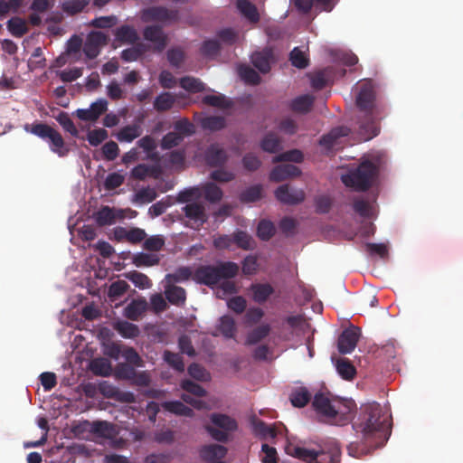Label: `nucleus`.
<instances>
[{"mask_svg":"<svg viewBox=\"0 0 463 463\" xmlns=\"http://www.w3.org/2000/svg\"><path fill=\"white\" fill-rule=\"evenodd\" d=\"M353 428L356 433H361L366 441L371 442L370 448L357 442L348 445V454L355 458H360L362 455L369 454L372 449L383 446L392 432L390 418L382 411L378 404L367 406Z\"/></svg>","mask_w":463,"mask_h":463,"instance_id":"1","label":"nucleus"},{"mask_svg":"<svg viewBox=\"0 0 463 463\" xmlns=\"http://www.w3.org/2000/svg\"><path fill=\"white\" fill-rule=\"evenodd\" d=\"M355 105L363 113L358 122L359 133L364 140H370L379 134V120L382 118V109L376 103V92L372 81L361 84Z\"/></svg>","mask_w":463,"mask_h":463,"instance_id":"2","label":"nucleus"},{"mask_svg":"<svg viewBox=\"0 0 463 463\" xmlns=\"http://www.w3.org/2000/svg\"><path fill=\"white\" fill-rule=\"evenodd\" d=\"M285 452L306 463H339L341 457L340 448L335 443L323 448L314 442H288L285 446Z\"/></svg>","mask_w":463,"mask_h":463,"instance_id":"3","label":"nucleus"},{"mask_svg":"<svg viewBox=\"0 0 463 463\" xmlns=\"http://www.w3.org/2000/svg\"><path fill=\"white\" fill-rule=\"evenodd\" d=\"M239 266L235 262L224 261L217 265H203L194 273V279L203 285L213 287L221 279H229L237 276Z\"/></svg>","mask_w":463,"mask_h":463,"instance_id":"4","label":"nucleus"},{"mask_svg":"<svg viewBox=\"0 0 463 463\" xmlns=\"http://www.w3.org/2000/svg\"><path fill=\"white\" fill-rule=\"evenodd\" d=\"M377 175V165L369 160H365L356 168L343 175L341 180L345 186L357 192H364L372 186Z\"/></svg>","mask_w":463,"mask_h":463,"instance_id":"5","label":"nucleus"},{"mask_svg":"<svg viewBox=\"0 0 463 463\" xmlns=\"http://www.w3.org/2000/svg\"><path fill=\"white\" fill-rule=\"evenodd\" d=\"M24 129L47 141L51 151L57 154L59 156L64 157L69 154L70 149L66 146L61 133L48 124L37 122L32 125H26Z\"/></svg>","mask_w":463,"mask_h":463,"instance_id":"6","label":"nucleus"},{"mask_svg":"<svg viewBox=\"0 0 463 463\" xmlns=\"http://www.w3.org/2000/svg\"><path fill=\"white\" fill-rule=\"evenodd\" d=\"M140 18L144 23L176 22L179 19L177 10H170L165 6H150L141 11Z\"/></svg>","mask_w":463,"mask_h":463,"instance_id":"7","label":"nucleus"},{"mask_svg":"<svg viewBox=\"0 0 463 463\" xmlns=\"http://www.w3.org/2000/svg\"><path fill=\"white\" fill-rule=\"evenodd\" d=\"M252 428L254 434L262 439H274L286 430L281 422L268 424L260 419L252 420Z\"/></svg>","mask_w":463,"mask_h":463,"instance_id":"8","label":"nucleus"},{"mask_svg":"<svg viewBox=\"0 0 463 463\" xmlns=\"http://www.w3.org/2000/svg\"><path fill=\"white\" fill-rule=\"evenodd\" d=\"M183 213L184 216L192 222L193 228L199 229L208 220V215L205 211V207L199 202H191L183 207Z\"/></svg>","mask_w":463,"mask_h":463,"instance_id":"9","label":"nucleus"},{"mask_svg":"<svg viewBox=\"0 0 463 463\" xmlns=\"http://www.w3.org/2000/svg\"><path fill=\"white\" fill-rule=\"evenodd\" d=\"M276 198L284 204L296 205L302 203L306 194L302 189L290 188L288 184H282L275 191Z\"/></svg>","mask_w":463,"mask_h":463,"instance_id":"10","label":"nucleus"},{"mask_svg":"<svg viewBox=\"0 0 463 463\" xmlns=\"http://www.w3.org/2000/svg\"><path fill=\"white\" fill-rule=\"evenodd\" d=\"M143 37L145 40L155 44V51L163 52L168 42L167 35L164 33L160 25L153 24L146 26L143 30Z\"/></svg>","mask_w":463,"mask_h":463,"instance_id":"11","label":"nucleus"},{"mask_svg":"<svg viewBox=\"0 0 463 463\" xmlns=\"http://www.w3.org/2000/svg\"><path fill=\"white\" fill-rule=\"evenodd\" d=\"M359 329L350 327L345 329L338 337L337 348L340 354H346L353 352L359 340Z\"/></svg>","mask_w":463,"mask_h":463,"instance_id":"12","label":"nucleus"},{"mask_svg":"<svg viewBox=\"0 0 463 463\" xmlns=\"http://www.w3.org/2000/svg\"><path fill=\"white\" fill-rule=\"evenodd\" d=\"M335 398L330 399L328 395L323 392H317L315 394L312 401V407L316 411V412L327 419L328 420H332L334 418V408Z\"/></svg>","mask_w":463,"mask_h":463,"instance_id":"13","label":"nucleus"},{"mask_svg":"<svg viewBox=\"0 0 463 463\" xmlns=\"http://www.w3.org/2000/svg\"><path fill=\"white\" fill-rule=\"evenodd\" d=\"M108 109V102L104 99H99L93 102L90 109H79L76 110V116L84 121H96Z\"/></svg>","mask_w":463,"mask_h":463,"instance_id":"14","label":"nucleus"},{"mask_svg":"<svg viewBox=\"0 0 463 463\" xmlns=\"http://www.w3.org/2000/svg\"><path fill=\"white\" fill-rule=\"evenodd\" d=\"M227 449L219 444H210L203 447L200 456L206 463H223L222 459L225 457Z\"/></svg>","mask_w":463,"mask_h":463,"instance_id":"15","label":"nucleus"},{"mask_svg":"<svg viewBox=\"0 0 463 463\" xmlns=\"http://www.w3.org/2000/svg\"><path fill=\"white\" fill-rule=\"evenodd\" d=\"M205 160L209 166L221 167L227 162L228 155L218 144H213L205 152Z\"/></svg>","mask_w":463,"mask_h":463,"instance_id":"16","label":"nucleus"},{"mask_svg":"<svg viewBox=\"0 0 463 463\" xmlns=\"http://www.w3.org/2000/svg\"><path fill=\"white\" fill-rule=\"evenodd\" d=\"M350 134V128L347 127H336L326 135H323L319 140V144L326 149H334L339 145V138L347 137Z\"/></svg>","mask_w":463,"mask_h":463,"instance_id":"17","label":"nucleus"},{"mask_svg":"<svg viewBox=\"0 0 463 463\" xmlns=\"http://www.w3.org/2000/svg\"><path fill=\"white\" fill-rule=\"evenodd\" d=\"M354 407L353 402L349 400H343L335 398L334 418L331 421L335 423L345 424L348 420V415L351 413Z\"/></svg>","mask_w":463,"mask_h":463,"instance_id":"18","label":"nucleus"},{"mask_svg":"<svg viewBox=\"0 0 463 463\" xmlns=\"http://www.w3.org/2000/svg\"><path fill=\"white\" fill-rule=\"evenodd\" d=\"M300 174V169L294 165H280L271 170L269 179L273 182H281L289 177L298 176Z\"/></svg>","mask_w":463,"mask_h":463,"instance_id":"19","label":"nucleus"},{"mask_svg":"<svg viewBox=\"0 0 463 463\" xmlns=\"http://www.w3.org/2000/svg\"><path fill=\"white\" fill-rule=\"evenodd\" d=\"M90 425V430L93 434L106 439H112L118 435L116 426L108 421H93L92 423L85 422Z\"/></svg>","mask_w":463,"mask_h":463,"instance_id":"20","label":"nucleus"},{"mask_svg":"<svg viewBox=\"0 0 463 463\" xmlns=\"http://www.w3.org/2000/svg\"><path fill=\"white\" fill-rule=\"evenodd\" d=\"M114 35L115 40L121 43L135 44L139 40L137 30L128 24L118 27L115 30Z\"/></svg>","mask_w":463,"mask_h":463,"instance_id":"21","label":"nucleus"},{"mask_svg":"<svg viewBox=\"0 0 463 463\" xmlns=\"http://www.w3.org/2000/svg\"><path fill=\"white\" fill-rule=\"evenodd\" d=\"M123 218L121 212H117L109 206H103L95 214V219L99 226L111 225L116 222L117 219Z\"/></svg>","mask_w":463,"mask_h":463,"instance_id":"22","label":"nucleus"},{"mask_svg":"<svg viewBox=\"0 0 463 463\" xmlns=\"http://www.w3.org/2000/svg\"><path fill=\"white\" fill-rule=\"evenodd\" d=\"M166 299L175 306L183 307L186 301V292L182 287L167 285L165 289Z\"/></svg>","mask_w":463,"mask_h":463,"instance_id":"23","label":"nucleus"},{"mask_svg":"<svg viewBox=\"0 0 463 463\" xmlns=\"http://www.w3.org/2000/svg\"><path fill=\"white\" fill-rule=\"evenodd\" d=\"M252 298L257 303H264L274 293L273 287L269 283H254L250 288Z\"/></svg>","mask_w":463,"mask_h":463,"instance_id":"24","label":"nucleus"},{"mask_svg":"<svg viewBox=\"0 0 463 463\" xmlns=\"http://www.w3.org/2000/svg\"><path fill=\"white\" fill-rule=\"evenodd\" d=\"M201 194L211 203H217L223 197L222 190L213 182L205 183L201 186Z\"/></svg>","mask_w":463,"mask_h":463,"instance_id":"25","label":"nucleus"},{"mask_svg":"<svg viewBox=\"0 0 463 463\" xmlns=\"http://www.w3.org/2000/svg\"><path fill=\"white\" fill-rule=\"evenodd\" d=\"M314 100L312 95H301L291 100L289 108L293 112L306 114L311 110Z\"/></svg>","mask_w":463,"mask_h":463,"instance_id":"26","label":"nucleus"},{"mask_svg":"<svg viewBox=\"0 0 463 463\" xmlns=\"http://www.w3.org/2000/svg\"><path fill=\"white\" fill-rule=\"evenodd\" d=\"M147 303L145 299H137L131 301L124 310V315L127 318L136 321L146 312Z\"/></svg>","mask_w":463,"mask_h":463,"instance_id":"27","label":"nucleus"},{"mask_svg":"<svg viewBox=\"0 0 463 463\" xmlns=\"http://www.w3.org/2000/svg\"><path fill=\"white\" fill-rule=\"evenodd\" d=\"M311 393L306 387L294 388L289 395V400L294 407L302 408L311 400Z\"/></svg>","mask_w":463,"mask_h":463,"instance_id":"28","label":"nucleus"},{"mask_svg":"<svg viewBox=\"0 0 463 463\" xmlns=\"http://www.w3.org/2000/svg\"><path fill=\"white\" fill-rule=\"evenodd\" d=\"M175 96L171 92H162L154 100V109L159 112L170 110L175 103Z\"/></svg>","mask_w":463,"mask_h":463,"instance_id":"29","label":"nucleus"},{"mask_svg":"<svg viewBox=\"0 0 463 463\" xmlns=\"http://www.w3.org/2000/svg\"><path fill=\"white\" fill-rule=\"evenodd\" d=\"M210 419L213 424L219 429L229 432L237 430L238 425L236 420L226 414L213 413Z\"/></svg>","mask_w":463,"mask_h":463,"instance_id":"30","label":"nucleus"},{"mask_svg":"<svg viewBox=\"0 0 463 463\" xmlns=\"http://www.w3.org/2000/svg\"><path fill=\"white\" fill-rule=\"evenodd\" d=\"M269 52H256L251 55V62L261 73H268L270 71Z\"/></svg>","mask_w":463,"mask_h":463,"instance_id":"31","label":"nucleus"},{"mask_svg":"<svg viewBox=\"0 0 463 463\" xmlns=\"http://www.w3.org/2000/svg\"><path fill=\"white\" fill-rule=\"evenodd\" d=\"M164 410L179 416L193 417L194 411L180 401H169L162 403Z\"/></svg>","mask_w":463,"mask_h":463,"instance_id":"32","label":"nucleus"},{"mask_svg":"<svg viewBox=\"0 0 463 463\" xmlns=\"http://www.w3.org/2000/svg\"><path fill=\"white\" fill-rule=\"evenodd\" d=\"M90 368L95 375L107 377L111 374V363L103 357L95 358L90 364Z\"/></svg>","mask_w":463,"mask_h":463,"instance_id":"33","label":"nucleus"},{"mask_svg":"<svg viewBox=\"0 0 463 463\" xmlns=\"http://www.w3.org/2000/svg\"><path fill=\"white\" fill-rule=\"evenodd\" d=\"M336 371L346 381H351L356 374V369L347 358H340L336 361Z\"/></svg>","mask_w":463,"mask_h":463,"instance_id":"34","label":"nucleus"},{"mask_svg":"<svg viewBox=\"0 0 463 463\" xmlns=\"http://www.w3.org/2000/svg\"><path fill=\"white\" fill-rule=\"evenodd\" d=\"M160 258L155 253L137 252L132 258V263L136 267H151L157 265Z\"/></svg>","mask_w":463,"mask_h":463,"instance_id":"35","label":"nucleus"},{"mask_svg":"<svg viewBox=\"0 0 463 463\" xmlns=\"http://www.w3.org/2000/svg\"><path fill=\"white\" fill-rule=\"evenodd\" d=\"M236 6L238 10L250 22H258L260 19L256 6L249 0H237Z\"/></svg>","mask_w":463,"mask_h":463,"instance_id":"36","label":"nucleus"},{"mask_svg":"<svg viewBox=\"0 0 463 463\" xmlns=\"http://www.w3.org/2000/svg\"><path fill=\"white\" fill-rule=\"evenodd\" d=\"M141 128L138 125H128L122 128L117 134L120 142H131L141 135Z\"/></svg>","mask_w":463,"mask_h":463,"instance_id":"37","label":"nucleus"},{"mask_svg":"<svg viewBox=\"0 0 463 463\" xmlns=\"http://www.w3.org/2000/svg\"><path fill=\"white\" fill-rule=\"evenodd\" d=\"M270 332V326L268 324H262L254 329H252L247 335V345H256L262 339L267 337Z\"/></svg>","mask_w":463,"mask_h":463,"instance_id":"38","label":"nucleus"},{"mask_svg":"<svg viewBox=\"0 0 463 463\" xmlns=\"http://www.w3.org/2000/svg\"><path fill=\"white\" fill-rule=\"evenodd\" d=\"M260 147L265 152L277 153L281 148V141L276 134L268 133L261 140Z\"/></svg>","mask_w":463,"mask_h":463,"instance_id":"39","label":"nucleus"},{"mask_svg":"<svg viewBox=\"0 0 463 463\" xmlns=\"http://www.w3.org/2000/svg\"><path fill=\"white\" fill-rule=\"evenodd\" d=\"M146 51V47L144 43H137L131 48H128L122 51L121 59L125 61L131 62L137 61Z\"/></svg>","mask_w":463,"mask_h":463,"instance_id":"40","label":"nucleus"},{"mask_svg":"<svg viewBox=\"0 0 463 463\" xmlns=\"http://www.w3.org/2000/svg\"><path fill=\"white\" fill-rule=\"evenodd\" d=\"M115 329L125 338H135L140 331L137 325L128 321H119L116 324Z\"/></svg>","mask_w":463,"mask_h":463,"instance_id":"41","label":"nucleus"},{"mask_svg":"<svg viewBox=\"0 0 463 463\" xmlns=\"http://www.w3.org/2000/svg\"><path fill=\"white\" fill-rule=\"evenodd\" d=\"M90 0H65L61 4V9L70 15L80 13L90 3Z\"/></svg>","mask_w":463,"mask_h":463,"instance_id":"42","label":"nucleus"},{"mask_svg":"<svg viewBox=\"0 0 463 463\" xmlns=\"http://www.w3.org/2000/svg\"><path fill=\"white\" fill-rule=\"evenodd\" d=\"M202 101L205 105L219 109H228L232 106V102L222 94L206 95L203 98Z\"/></svg>","mask_w":463,"mask_h":463,"instance_id":"43","label":"nucleus"},{"mask_svg":"<svg viewBox=\"0 0 463 463\" xmlns=\"http://www.w3.org/2000/svg\"><path fill=\"white\" fill-rule=\"evenodd\" d=\"M219 330L226 338H233L236 332L234 319L230 316H223L220 319Z\"/></svg>","mask_w":463,"mask_h":463,"instance_id":"44","label":"nucleus"},{"mask_svg":"<svg viewBox=\"0 0 463 463\" xmlns=\"http://www.w3.org/2000/svg\"><path fill=\"white\" fill-rule=\"evenodd\" d=\"M201 124L204 129L217 131L225 128L226 120L222 116H210L204 118Z\"/></svg>","mask_w":463,"mask_h":463,"instance_id":"45","label":"nucleus"},{"mask_svg":"<svg viewBox=\"0 0 463 463\" xmlns=\"http://www.w3.org/2000/svg\"><path fill=\"white\" fill-rule=\"evenodd\" d=\"M239 74L247 84L258 85L260 82L259 73L248 65L241 66L239 68Z\"/></svg>","mask_w":463,"mask_h":463,"instance_id":"46","label":"nucleus"},{"mask_svg":"<svg viewBox=\"0 0 463 463\" xmlns=\"http://www.w3.org/2000/svg\"><path fill=\"white\" fill-rule=\"evenodd\" d=\"M164 360L175 371L183 373L184 371V363L183 357L176 353L165 350L163 354Z\"/></svg>","mask_w":463,"mask_h":463,"instance_id":"47","label":"nucleus"},{"mask_svg":"<svg viewBox=\"0 0 463 463\" xmlns=\"http://www.w3.org/2000/svg\"><path fill=\"white\" fill-rule=\"evenodd\" d=\"M165 244V240L163 235H153L148 238L146 237L143 243V248L147 251H160Z\"/></svg>","mask_w":463,"mask_h":463,"instance_id":"48","label":"nucleus"},{"mask_svg":"<svg viewBox=\"0 0 463 463\" xmlns=\"http://www.w3.org/2000/svg\"><path fill=\"white\" fill-rule=\"evenodd\" d=\"M276 229L272 222L261 220L257 227V235L262 241H269L274 234Z\"/></svg>","mask_w":463,"mask_h":463,"instance_id":"49","label":"nucleus"},{"mask_svg":"<svg viewBox=\"0 0 463 463\" xmlns=\"http://www.w3.org/2000/svg\"><path fill=\"white\" fill-rule=\"evenodd\" d=\"M289 61L294 67L305 69L308 66L309 61L298 47H295L289 53Z\"/></svg>","mask_w":463,"mask_h":463,"instance_id":"50","label":"nucleus"},{"mask_svg":"<svg viewBox=\"0 0 463 463\" xmlns=\"http://www.w3.org/2000/svg\"><path fill=\"white\" fill-rule=\"evenodd\" d=\"M221 50L220 43L217 40H205L200 48L202 55L207 58H213L219 54Z\"/></svg>","mask_w":463,"mask_h":463,"instance_id":"51","label":"nucleus"},{"mask_svg":"<svg viewBox=\"0 0 463 463\" xmlns=\"http://www.w3.org/2000/svg\"><path fill=\"white\" fill-rule=\"evenodd\" d=\"M180 86L190 92H201L205 90L204 84L198 79L193 77H184L180 80Z\"/></svg>","mask_w":463,"mask_h":463,"instance_id":"52","label":"nucleus"},{"mask_svg":"<svg viewBox=\"0 0 463 463\" xmlns=\"http://www.w3.org/2000/svg\"><path fill=\"white\" fill-rule=\"evenodd\" d=\"M262 195V188L260 185H252L246 190H244L240 194V200L242 203H253L261 198Z\"/></svg>","mask_w":463,"mask_h":463,"instance_id":"53","label":"nucleus"},{"mask_svg":"<svg viewBox=\"0 0 463 463\" xmlns=\"http://www.w3.org/2000/svg\"><path fill=\"white\" fill-rule=\"evenodd\" d=\"M355 213L364 218H371L373 215V209L370 203L364 199H356L353 203Z\"/></svg>","mask_w":463,"mask_h":463,"instance_id":"54","label":"nucleus"},{"mask_svg":"<svg viewBox=\"0 0 463 463\" xmlns=\"http://www.w3.org/2000/svg\"><path fill=\"white\" fill-rule=\"evenodd\" d=\"M128 279L137 288L146 289L152 287L151 279L144 273L132 271L128 275Z\"/></svg>","mask_w":463,"mask_h":463,"instance_id":"55","label":"nucleus"},{"mask_svg":"<svg viewBox=\"0 0 463 463\" xmlns=\"http://www.w3.org/2000/svg\"><path fill=\"white\" fill-rule=\"evenodd\" d=\"M184 140V137L175 132H168L165 134L161 140L162 149H171L177 146Z\"/></svg>","mask_w":463,"mask_h":463,"instance_id":"56","label":"nucleus"},{"mask_svg":"<svg viewBox=\"0 0 463 463\" xmlns=\"http://www.w3.org/2000/svg\"><path fill=\"white\" fill-rule=\"evenodd\" d=\"M304 156L301 151L298 149L289 150L276 156L273 159V162H295L300 163L302 162Z\"/></svg>","mask_w":463,"mask_h":463,"instance_id":"57","label":"nucleus"},{"mask_svg":"<svg viewBox=\"0 0 463 463\" xmlns=\"http://www.w3.org/2000/svg\"><path fill=\"white\" fill-rule=\"evenodd\" d=\"M7 27L15 37H22L27 33V26L21 18H12L7 23Z\"/></svg>","mask_w":463,"mask_h":463,"instance_id":"58","label":"nucleus"},{"mask_svg":"<svg viewBox=\"0 0 463 463\" xmlns=\"http://www.w3.org/2000/svg\"><path fill=\"white\" fill-rule=\"evenodd\" d=\"M109 137L108 131L104 128L90 130L87 134V140L92 146H99Z\"/></svg>","mask_w":463,"mask_h":463,"instance_id":"59","label":"nucleus"},{"mask_svg":"<svg viewBox=\"0 0 463 463\" xmlns=\"http://www.w3.org/2000/svg\"><path fill=\"white\" fill-rule=\"evenodd\" d=\"M174 128L175 132L181 134L184 137L192 136L195 132L194 124L191 123L186 118H181L175 122Z\"/></svg>","mask_w":463,"mask_h":463,"instance_id":"60","label":"nucleus"},{"mask_svg":"<svg viewBox=\"0 0 463 463\" xmlns=\"http://www.w3.org/2000/svg\"><path fill=\"white\" fill-rule=\"evenodd\" d=\"M328 69L318 71L311 75V86L315 90L324 89L328 81Z\"/></svg>","mask_w":463,"mask_h":463,"instance_id":"61","label":"nucleus"},{"mask_svg":"<svg viewBox=\"0 0 463 463\" xmlns=\"http://www.w3.org/2000/svg\"><path fill=\"white\" fill-rule=\"evenodd\" d=\"M56 119L65 131L69 132L73 137L78 136L79 131L68 113L61 112Z\"/></svg>","mask_w":463,"mask_h":463,"instance_id":"62","label":"nucleus"},{"mask_svg":"<svg viewBox=\"0 0 463 463\" xmlns=\"http://www.w3.org/2000/svg\"><path fill=\"white\" fill-rule=\"evenodd\" d=\"M233 241L238 247L243 250H251L253 248L252 238L245 232L239 231L233 234Z\"/></svg>","mask_w":463,"mask_h":463,"instance_id":"63","label":"nucleus"},{"mask_svg":"<svg viewBox=\"0 0 463 463\" xmlns=\"http://www.w3.org/2000/svg\"><path fill=\"white\" fill-rule=\"evenodd\" d=\"M181 387L188 393L196 397H203L206 395V391L200 384L191 380H184L181 383Z\"/></svg>","mask_w":463,"mask_h":463,"instance_id":"64","label":"nucleus"}]
</instances>
